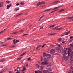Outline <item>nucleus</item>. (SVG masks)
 <instances>
[{
  "label": "nucleus",
  "instance_id": "obj_1",
  "mask_svg": "<svg viewBox=\"0 0 73 73\" xmlns=\"http://www.w3.org/2000/svg\"><path fill=\"white\" fill-rule=\"evenodd\" d=\"M48 58H44V61L41 63L42 65H47V64H48L49 62L47 61V60H48Z\"/></svg>",
  "mask_w": 73,
  "mask_h": 73
},
{
  "label": "nucleus",
  "instance_id": "obj_2",
  "mask_svg": "<svg viewBox=\"0 0 73 73\" xmlns=\"http://www.w3.org/2000/svg\"><path fill=\"white\" fill-rule=\"evenodd\" d=\"M56 52V50L54 49H52L50 51V53L51 54H54Z\"/></svg>",
  "mask_w": 73,
  "mask_h": 73
},
{
  "label": "nucleus",
  "instance_id": "obj_3",
  "mask_svg": "<svg viewBox=\"0 0 73 73\" xmlns=\"http://www.w3.org/2000/svg\"><path fill=\"white\" fill-rule=\"evenodd\" d=\"M45 2H40L37 3V7H38L39 5H41V4H45Z\"/></svg>",
  "mask_w": 73,
  "mask_h": 73
},
{
  "label": "nucleus",
  "instance_id": "obj_4",
  "mask_svg": "<svg viewBox=\"0 0 73 73\" xmlns=\"http://www.w3.org/2000/svg\"><path fill=\"white\" fill-rule=\"evenodd\" d=\"M19 42V40H17L16 41V39H14L13 40V43L14 44H16V43H17V42Z\"/></svg>",
  "mask_w": 73,
  "mask_h": 73
},
{
  "label": "nucleus",
  "instance_id": "obj_5",
  "mask_svg": "<svg viewBox=\"0 0 73 73\" xmlns=\"http://www.w3.org/2000/svg\"><path fill=\"white\" fill-rule=\"evenodd\" d=\"M46 56L47 58H50L51 57V55L50 54H48L46 55Z\"/></svg>",
  "mask_w": 73,
  "mask_h": 73
},
{
  "label": "nucleus",
  "instance_id": "obj_6",
  "mask_svg": "<svg viewBox=\"0 0 73 73\" xmlns=\"http://www.w3.org/2000/svg\"><path fill=\"white\" fill-rule=\"evenodd\" d=\"M52 8H50L49 9H47L43 11V12H48V11H50V10H52Z\"/></svg>",
  "mask_w": 73,
  "mask_h": 73
},
{
  "label": "nucleus",
  "instance_id": "obj_7",
  "mask_svg": "<svg viewBox=\"0 0 73 73\" xmlns=\"http://www.w3.org/2000/svg\"><path fill=\"white\" fill-rule=\"evenodd\" d=\"M45 16V15H43L42 16H41L40 18V19L39 20H38V21H40V20H41V19L42 18H43V17H44Z\"/></svg>",
  "mask_w": 73,
  "mask_h": 73
},
{
  "label": "nucleus",
  "instance_id": "obj_8",
  "mask_svg": "<svg viewBox=\"0 0 73 73\" xmlns=\"http://www.w3.org/2000/svg\"><path fill=\"white\" fill-rule=\"evenodd\" d=\"M44 73H49V71L47 70H45L43 71Z\"/></svg>",
  "mask_w": 73,
  "mask_h": 73
},
{
  "label": "nucleus",
  "instance_id": "obj_9",
  "mask_svg": "<svg viewBox=\"0 0 73 73\" xmlns=\"http://www.w3.org/2000/svg\"><path fill=\"white\" fill-rule=\"evenodd\" d=\"M61 53H64V48H62V50H60Z\"/></svg>",
  "mask_w": 73,
  "mask_h": 73
},
{
  "label": "nucleus",
  "instance_id": "obj_10",
  "mask_svg": "<svg viewBox=\"0 0 73 73\" xmlns=\"http://www.w3.org/2000/svg\"><path fill=\"white\" fill-rule=\"evenodd\" d=\"M11 6V4H10V5H8L7 6V9H9V7Z\"/></svg>",
  "mask_w": 73,
  "mask_h": 73
},
{
  "label": "nucleus",
  "instance_id": "obj_11",
  "mask_svg": "<svg viewBox=\"0 0 73 73\" xmlns=\"http://www.w3.org/2000/svg\"><path fill=\"white\" fill-rule=\"evenodd\" d=\"M60 27V25H59V26H58L56 27H55V28H54L53 29V30H54L55 29H57V28H59V27Z\"/></svg>",
  "mask_w": 73,
  "mask_h": 73
},
{
  "label": "nucleus",
  "instance_id": "obj_12",
  "mask_svg": "<svg viewBox=\"0 0 73 73\" xmlns=\"http://www.w3.org/2000/svg\"><path fill=\"white\" fill-rule=\"evenodd\" d=\"M26 70H27V68H25V67H24V69L23 70H22L21 71L22 72H24V71H25Z\"/></svg>",
  "mask_w": 73,
  "mask_h": 73
},
{
  "label": "nucleus",
  "instance_id": "obj_13",
  "mask_svg": "<svg viewBox=\"0 0 73 73\" xmlns=\"http://www.w3.org/2000/svg\"><path fill=\"white\" fill-rule=\"evenodd\" d=\"M19 7L16 8L15 9V10H14V11L15 12L16 11H18V10H19Z\"/></svg>",
  "mask_w": 73,
  "mask_h": 73
},
{
  "label": "nucleus",
  "instance_id": "obj_14",
  "mask_svg": "<svg viewBox=\"0 0 73 73\" xmlns=\"http://www.w3.org/2000/svg\"><path fill=\"white\" fill-rule=\"evenodd\" d=\"M63 57L64 58V60H65V61H67V57L63 56Z\"/></svg>",
  "mask_w": 73,
  "mask_h": 73
},
{
  "label": "nucleus",
  "instance_id": "obj_15",
  "mask_svg": "<svg viewBox=\"0 0 73 73\" xmlns=\"http://www.w3.org/2000/svg\"><path fill=\"white\" fill-rule=\"evenodd\" d=\"M3 3H0V7H2L3 5Z\"/></svg>",
  "mask_w": 73,
  "mask_h": 73
},
{
  "label": "nucleus",
  "instance_id": "obj_16",
  "mask_svg": "<svg viewBox=\"0 0 73 73\" xmlns=\"http://www.w3.org/2000/svg\"><path fill=\"white\" fill-rule=\"evenodd\" d=\"M72 52V50L70 48H68V53H70V52Z\"/></svg>",
  "mask_w": 73,
  "mask_h": 73
},
{
  "label": "nucleus",
  "instance_id": "obj_17",
  "mask_svg": "<svg viewBox=\"0 0 73 73\" xmlns=\"http://www.w3.org/2000/svg\"><path fill=\"white\" fill-rule=\"evenodd\" d=\"M62 29V28H59L56 29V31H58V30L60 31V30H61V29Z\"/></svg>",
  "mask_w": 73,
  "mask_h": 73
},
{
  "label": "nucleus",
  "instance_id": "obj_18",
  "mask_svg": "<svg viewBox=\"0 0 73 73\" xmlns=\"http://www.w3.org/2000/svg\"><path fill=\"white\" fill-rule=\"evenodd\" d=\"M46 56V53H44L43 54V57H45V56Z\"/></svg>",
  "mask_w": 73,
  "mask_h": 73
},
{
  "label": "nucleus",
  "instance_id": "obj_19",
  "mask_svg": "<svg viewBox=\"0 0 73 73\" xmlns=\"http://www.w3.org/2000/svg\"><path fill=\"white\" fill-rule=\"evenodd\" d=\"M26 53H27V52H25L23 53V54H21L20 56H24V54H26Z\"/></svg>",
  "mask_w": 73,
  "mask_h": 73
},
{
  "label": "nucleus",
  "instance_id": "obj_20",
  "mask_svg": "<svg viewBox=\"0 0 73 73\" xmlns=\"http://www.w3.org/2000/svg\"><path fill=\"white\" fill-rule=\"evenodd\" d=\"M20 4L21 5H24V3L23 2H21Z\"/></svg>",
  "mask_w": 73,
  "mask_h": 73
},
{
  "label": "nucleus",
  "instance_id": "obj_21",
  "mask_svg": "<svg viewBox=\"0 0 73 73\" xmlns=\"http://www.w3.org/2000/svg\"><path fill=\"white\" fill-rule=\"evenodd\" d=\"M5 61V60H0V62H4V61Z\"/></svg>",
  "mask_w": 73,
  "mask_h": 73
},
{
  "label": "nucleus",
  "instance_id": "obj_22",
  "mask_svg": "<svg viewBox=\"0 0 73 73\" xmlns=\"http://www.w3.org/2000/svg\"><path fill=\"white\" fill-rule=\"evenodd\" d=\"M67 19H73V16L68 17Z\"/></svg>",
  "mask_w": 73,
  "mask_h": 73
},
{
  "label": "nucleus",
  "instance_id": "obj_23",
  "mask_svg": "<svg viewBox=\"0 0 73 73\" xmlns=\"http://www.w3.org/2000/svg\"><path fill=\"white\" fill-rule=\"evenodd\" d=\"M60 7H61L60 6L58 7L55 8V9H58V8H60Z\"/></svg>",
  "mask_w": 73,
  "mask_h": 73
},
{
  "label": "nucleus",
  "instance_id": "obj_24",
  "mask_svg": "<svg viewBox=\"0 0 73 73\" xmlns=\"http://www.w3.org/2000/svg\"><path fill=\"white\" fill-rule=\"evenodd\" d=\"M56 26V25H52L50 26V28H52V27H55Z\"/></svg>",
  "mask_w": 73,
  "mask_h": 73
},
{
  "label": "nucleus",
  "instance_id": "obj_25",
  "mask_svg": "<svg viewBox=\"0 0 73 73\" xmlns=\"http://www.w3.org/2000/svg\"><path fill=\"white\" fill-rule=\"evenodd\" d=\"M65 9H62L59 11V12H62V11H65Z\"/></svg>",
  "mask_w": 73,
  "mask_h": 73
},
{
  "label": "nucleus",
  "instance_id": "obj_26",
  "mask_svg": "<svg viewBox=\"0 0 73 73\" xmlns=\"http://www.w3.org/2000/svg\"><path fill=\"white\" fill-rule=\"evenodd\" d=\"M40 68L41 70H43V67H42V66H41Z\"/></svg>",
  "mask_w": 73,
  "mask_h": 73
},
{
  "label": "nucleus",
  "instance_id": "obj_27",
  "mask_svg": "<svg viewBox=\"0 0 73 73\" xmlns=\"http://www.w3.org/2000/svg\"><path fill=\"white\" fill-rule=\"evenodd\" d=\"M69 32H70V31L67 32L65 34V35H68V34H69Z\"/></svg>",
  "mask_w": 73,
  "mask_h": 73
},
{
  "label": "nucleus",
  "instance_id": "obj_28",
  "mask_svg": "<svg viewBox=\"0 0 73 73\" xmlns=\"http://www.w3.org/2000/svg\"><path fill=\"white\" fill-rule=\"evenodd\" d=\"M28 35V34H24L23 35V36H22L23 37V36H25L26 35Z\"/></svg>",
  "mask_w": 73,
  "mask_h": 73
},
{
  "label": "nucleus",
  "instance_id": "obj_29",
  "mask_svg": "<svg viewBox=\"0 0 73 73\" xmlns=\"http://www.w3.org/2000/svg\"><path fill=\"white\" fill-rule=\"evenodd\" d=\"M38 73H42V72L41 71L38 70Z\"/></svg>",
  "mask_w": 73,
  "mask_h": 73
},
{
  "label": "nucleus",
  "instance_id": "obj_30",
  "mask_svg": "<svg viewBox=\"0 0 73 73\" xmlns=\"http://www.w3.org/2000/svg\"><path fill=\"white\" fill-rule=\"evenodd\" d=\"M7 46V45L6 44H4L3 45L1 46H0V47H1H1H3V46Z\"/></svg>",
  "mask_w": 73,
  "mask_h": 73
},
{
  "label": "nucleus",
  "instance_id": "obj_31",
  "mask_svg": "<svg viewBox=\"0 0 73 73\" xmlns=\"http://www.w3.org/2000/svg\"><path fill=\"white\" fill-rule=\"evenodd\" d=\"M16 45H13V46H12L11 47L12 48H13V47H16Z\"/></svg>",
  "mask_w": 73,
  "mask_h": 73
},
{
  "label": "nucleus",
  "instance_id": "obj_32",
  "mask_svg": "<svg viewBox=\"0 0 73 73\" xmlns=\"http://www.w3.org/2000/svg\"><path fill=\"white\" fill-rule=\"evenodd\" d=\"M61 40H62V38H60L58 39V41H61Z\"/></svg>",
  "mask_w": 73,
  "mask_h": 73
},
{
  "label": "nucleus",
  "instance_id": "obj_33",
  "mask_svg": "<svg viewBox=\"0 0 73 73\" xmlns=\"http://www.w3.org/2000/svg\"><path fill=\"white\" fill-rule=\"evenodd\" d=\"M23 31H24V30L22 29L20 31V32H23Z\"/></svg>",
  "mask_w": 73,
  "mask_h": 73
},
{
  "label": "nucleus",
  "instance_id": "obj_34",
  "mask_svg": "<svg viewBox=\"0 0 73 73\" xmlns=\"http://www.w3.org/2000/svg\"><path fill=\"white\" fill-rule=\"evenodd\" d=\"M21 58H19L17 59V60L18 61H19V60H20V59H21Z\"/></svg>",
  "mask_w": 73,
  "mask_h": 73
},
{
  "label": "nucleus",
  "instance_id": "obj_35",
  "mask_svg": "<svg viewBox=\"0 0 73 73\" xmlns=\"http://www.w3.org/2000/svg\"><path fill=\"white\" fill-rule=\"evenodd\" d=\"M36 66L38 68L40 67V65H39L38 64H36Z\"/></svg>",
  "mask_w": 73,
  "mask_h": 73
},
{
  "label": "nucleus",
  "instance_id": "obj_36",
  "mask_svg": "<svg viewBox=\"0 0 73 73\" xmlns=\"http://www.w3.org/2000/svg\"><path fill=\"white\" fill-rule=\"evenodd\" d=\"M58 9H56V10L53 11H54V12H56V11H58Z\"/></svg>",
  "mask_w": 73,
  "mask_h": 73
},
{
  "label": "nucleus",
  "instance_id": "obj_37",
  "mask_svg": "<svg viewBox=\"0 0 73 73\" xmlns=\"http://www.w3.org/2000/svg\"><path fill=\"white\" fill-rule=\"evenodd\" d=\"M39 47L38 46V47L36 48V49L37 50H38V49H39Z\"/></svg>",
  "mask_w": 73,
  "mask_h": 73
},
{
  "label": "nucleus",
  "instance_id": "obj_38",
  "mask_svg": "<svg viewBox=\"0 0 73 73\" xmlns=\"http://www.w3.org/2000/svg\"><path fill=\"white\" fill-rule=\"evenodd\" d=\"M11 39H12V38H8L7 40H11Z\"/></svg>",
  "mask_w": 73,
  "mask_h": 73
},
{
  "label": "nucleus",
  "instance_id": "obj_39",
  "mask_svg": "<svg viewBox=\"0 0 73 73\" xmlns=\"http://www.w3.org/2000/svg\"><path fill=\"white\" fill-rule=\"evenodd\" d=\"M71 55L72 56H73V51H72L71 52Z\"/></svg>",
  "mask_w": 73,
  "mask_h": 73
},
{
  "label": "nucleus",
  "instance_id": "obj_40",
  "mask_svg": "<svg viewBox=\"0 0 73 73\" xmlns=\"http://www.w3.org/2000/svg\"><path fill=\"white\" fill-rule=\"evenodd\" d=\"M6 3H9L10 2L9 1H6Z\"/></svg>",
  "mask_w": 73,
  "mask_h": 73
},
{
  "label": "nucleus",
  "instance_id": "obj_41",
  "mask_svg": "<svg viewBox=\"0 0 73 73\" xmlns=\"http://www.w3.org/2000/svg\"><path fill=\"white\" fill-rule=\"evenodd\" d=\"M9 73H12V71H9Z\"/></svg>",
  "mask_w": 73,
  "mask_h": 73
},
{
  "label": "nucleus",
  "instance_id": "obj_42",
  "mask_svg": "<svg viewBox=\"0 0 73 73\" xmlns=\"http://www.w3.org/2000/svg\"><path fill=\"white\" fill-rule=\"evenodd\" d=\"M66 53V50H65L64 52V54H65Z\"/></svg>",
  "mask_w": 73,
  "mask_h": 73
},
{
  "label": "nucleus",
  "instance_id": "obj_43",
  "mask_svg": "<svg viewBox=\"0 0 73 73\" xmlns=\"http://www.w3.org/2000/svg\"><path fill=\"white\" fill-rule=\"evenodd\" d=\"M58 1H57V2H54L53 3V4H55V3H58Z\"/></svg>",
  "mask_w": 73,
  "mask_h": 73
},
{
  "label": "nucleus",
  "instance_id": "obj_44",
  "mask_svg": "<svg viewBox=\"0 0 73 73\" xmlns=\"http://www.w3.org/2000/svg\"><path fill=\"white\" fill-rule=\"evenodd\" d=\"M19 5V3H17L16 4V5H17V6H18V5Z\"/></svg>",
  "mask_w": 73,
  "mask_h": 73
},
{
  "label": "nucleus",
  "instance_id": "obj_45",
  "mask_svg": "<svg viewBox=\"0 0 73 73\" xmlns=\"http://www.w3.org/2000/svg\"><path fill=\"white\" fill-rule=\"evenodd\" d=\"M54 11H52L50 13H50H54Z\"/></svg>",
  "mask_w": 73,
  "mask_h": 73
},
{
  "label": "nucleus",
  "instance_id": "obj_46",
  "mask_svg": "<svg viewBox=\"0 0 73 73\" xmlns=\"http://www.w3.org/2000/svg\"><path fill=\"white\" fill-rule=\"evenodd\" d=\"M72 38H73V36H71L70 38V39L71 40V39H72Z\"/></svg>",
  "mask_w": 73,
  "mask_h": 73
},
{
  "label": "nucleus",
  "instance_id": "obj_47",
  "mask_svg": "<svg viewBox=\"0 0 73 73\" xmlns=\"http://www.w3.org/2000/svg\"><path fill=\"white\" fill-rule=\"evenodd\" d=\"M49 70V71H52V70L51 68H50Z\"/></svg>",
  "mask_w": 73,
  "mask_h": 73
},
{
  "label": "nucleus",
  "instance_id": "obj_48",
  "mask_svg": "<svg viewBox=\"0 0 73 73\" xmlns=\"http://www.w3.org/2000/svg\"><path fill=\"white\" fill-rule=\"evenodd\" d=\"M28 61H29L30 60H31V58H29L28 59Z\"/></svg>",
  "mask_w": 73,
  "mask_h": 73
},
{
  "label": "nucleus",
  "instance_id": "obj_49",
  "mask_svg": "<svg viewBox=\"0 0 73 73\" xmlns=\"http://www.w3.org/2000/svg\"><path fill=\"white\" fill-rule=\"evenodd\" d=\"M5 42H1V44H4V43H5Z\"/></svg>",
  "mask_w": 73,
  "mask_h": 73
},
{
  "label": "nucleus",
  "instance_id": "obj_50",
  "mask_svg": "<svg viewBox=\"0 0 73 73\" xmlns=\"http://www.w3.org/2000/svg\"><path fill=\"white\" fill-rule=\"evenodd\" d=\"M4 70H4L3 71H2L1 72H0V73H3V72H4Z\"/></svg>",
  "mask_w": 73,
  "mask_h": 73
},
{
  "label": "nucleus",
  "instance_id": "obj_51",
  "mask_svg": "<svg viewBox=\"0 0 73 73\" xmlns=\"http://www.w3.org/2000/svg\"><path fill=\"white\" fill-rule=\"evenodd\" d=\"M70 46H72V47H73V45L72 44H70Z\"/></svg>",
  "mask_w": 73,
  "mask_h": 73
},
{
  "label": "nucleus",
  "instance_id": "obj_52",
  "mask_svg": "<svg viewBox=\"0 0 73 73\" xmlns=\"http://www.w3.org/2000/svg\"><path fill=\"white\" fill-rule=\"evenodd\" d=\"M17 32H15L14 33V34H17Z\"/></svg>",
  "mask_w": 73,
  "mask_h": 73
},
{
  "label": "nucleus",
  "instance_id": "obj_53",
  "mask_svg": "<svg viewBox=\"0 0 73 73\" xmlns=\"http://www.w3.org/2000/svg\"><path fill=\"white\" fill-rule=\"evenodd\" d=\"M54 34H53V33H51L50 34V36H52V35H53Z\"/></svg>",
  "mask_w": 73,
  "mask_h": 73
},
{
  "label": "nucleus",
  "instance_id": "obj_54",
  "mask_svg": "<svg viewBox=\"0 0 73 73\" xmlns=\"http://www.w3.org/2000/svg\"><path fill=\"white\" fill-rule=\"evenodd\" d=\"M6 29H4V30L3 31L4 32L5 31H6Z\"/></svg>",
  "mask_w": 73,
  "mask_h": 73
},
{
  "label": "nucleus",
  "instance_id": "obj_55",
  "mask_svg": "<svg viewBox=\"0 0 73 73\" xmlns=\"http://www.w3.org/2000/svg\"><path fill=\"white\" fill-rule=\"evenodd\" d=\"M68 53V54L67 56L68 57H69V56H70V53Z\"/></svg>",
  "mask_w": 73,
  "mask_h": 73
},
{
  "label": "nucleus",
  "instance_id": "obj_56",
  "mask_svg": "<svg viewBox=\"0 0 73 73\" xmlns=\"http://www.w3.org/2000/svg\"><path fill=\"white\" fill-rule=\"evenodd\" d=\"M35 73H38V71H35Z\"/></svg>",
  "mask_w": 73,
  "mask_h": 73
},
{
  "label": "nucleus",
  "instance_id": "obj_57",
  "mask_svg": "<svg viewBox=\"0 0 73 73\" xmlns=\"http://www.w3.org/2000/svg\"><path fill=\"white\" fill-rule=\"evenodd\" d=\"M58 47H61L62 46L60 45H58Z\"/></svg>",
  "mask_w": 73,
  "mask_h": 73
},
{
  "label": "nucleus",
  "instance_id": "obj_58",
  "mask_svg": "<svg viewBox=\"0 0 73 73\" xmlns=\"http://www.w3.org/2000/svg\"><path fill=\"white\" fill-rule=\"evenodd\" d=\"M3 32H4L3 31H2L0 32V34H1V33H3Z\"/></svg>",
  "mask_w": 73,
  "mask_h": 73
},
{
  "label": "nucleus",
  "instance_id": "obj_59",
  "mask_svg": "<svg viewBox=\"0 0 73 73\" xmlns=\"http://www.w3.org/2000/svg\"><path fill=\"white\" fill-rule=\"evenodd\" d=\"M42 46V45H39L38 46L39 47H41V46Z\"/></svg>",
  "mask_w": 73,
  "mask_h": 73
},
{
  "label": "nucleus",
  "instance_id": "obj_60",
  "mask_svg": "<svg viewBox=\"0 0 73 73\" xmlns=\"http://www.w3.org/2000/svg\"><path fill=\"white\" fill-rule=\"evenodd\" d=\"M45 44H44V45H43V46H42V48H43V47H44V46H45Z\"/></svg>",
  "mask_w": 73,
  "mask_h": 73
},
{
  "label": "nucleus",
  "instance_id": "obj_61",
  "mask_svg": "<svg viewBox=\"0 0 73 73\" xmlns=\"http://www.w3.org/2000/svg\"><path fill=\"white\" fill-rule=\"evenodd\" d=\"M17 69H20V68H20V67H17Z\"/></svg>",
  "mask_w": 73,
  "mask_h": 73
},
{
  "label": "nucleus",
  "instance_id": "obj_62",
  "mask_svg": "<svg viewBox=\"0 0 73 73\" xmlns=\"http://www.w3.org/2000/svg\"><path fill=\"white\" fill-rule=\"evenodd\" d=\"M20 20L19 21H18L17 22V23H19V22H20Z\"/></svg>",
  "mask_w": 73,
  "mask_h": 73
},
{
  "label": "nucleus",
  "instance_id": "obj_63",
  "mask_svg": "<svg viewBox=\"0 0 73 73\" xmlns=\"http://www.w3.org/2000/svg\"><path fill=\"white\" fill-rule=\"evenodd\" d=\"M16 73H20V71H17Z\"/></svg>",
  "mask_w": 73,
  "mask_h": 73
},
{
  "label": "nucleus",
  "instance_id": "obj_64",
  "mask_svg": "<svg viewBox=\"0 0 73 73\" xmlns=\"http://www.w3.org/2000/svg\"><path fill=\"white\" fill-rule=\"evenodd\" d=\"M65 41H63L62 42V43H65Z\"/></svg>",
  "mask_w": 73,
  "mask_h": 73
}]
</instances>
